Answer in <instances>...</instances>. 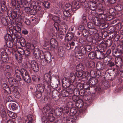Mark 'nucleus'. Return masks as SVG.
<instances>
[{"mask_svg": "<svg viewBox=\"0 0 123 123\" xmlns=\"http://www.w3.org/2000/svg\"><path fill=\"white\" fill-rule=\"evenodd\" d=\"M113 8H111L109 9V13L112 16H115L117 14V12Z\"/></svg>", "mask_w": 123, "mask_h": 123, "instance_id": "obj_34", "label": "nucleus"}, {"mask_svg": "<svg viewBox=\"0 0 123 123\" xmlns=\"http://www.w3.org/2000/svg\"><path fill=\"white\" fill-rule=\"evenodd\" d=\"M123 8L122 5L120 4H118L115 7L114 9L116 11H120Z\"/></svg>", "mask_w": 123, "mask_h": 123, "instance_id": "obj_28", "label": "nucleus"}, {"mask_svg": "<svg viewBox=\"0 0 123 123\" xmlns=\"http://www.w3.org/2000/svg\"><path fill=\"white\" fill-rule=\"evenodd\" d=\"M45 84H38L37 86V91L40 92H43L45 88Z\"/></svg>", "mask_w": 123, "mask_h": 123, "instance_id": "obj_16", "label": "nucleus"}, {"mask_svg": "<svg viewBox=\"0 0 123 123\" xmlns=\"http://www.w3.org/2000/svg\"><path fill=\"white\" fill-rule=\"evenodd\" d=\"M26 48L27 49L32 50H33L35 47L33 45L31 44L30 43H27L26 44Z\"/></svg>", "mask_w": 123, "mask_h": 123, "instance_id": "obj_35", "label": "nucleus"}, {"mask_svg": "<svg viewBox=\"0 0 123 123\" xmlns=\"http://www.w3.org/2000/svg\"><path fill=\"white\" fill-rule=\"evenodd\" d=\"M45 117H47L48 121H49L50 122H53L55 120V118L53 116V113L48 115H46Z\"/></svg>", "mask_w": 123, "mask_h": 123, "instance_id": "obj_21", "label": "nucleus"}, {"mask_svg": "<svg viewBox=\"0 0 123 123\" xmlns=\"http://www.w3.org/2000/svg\"><path fill=\"white\" fill-rule=\"evenodd\" d=\"M47 63V62L44 58L41 60V64L43 66H45Z\"/></svg>", "mask_w": 123, "mask_h": 123, "instance_id": "obj_52", "label": "nucleus"}, {"mask_svg": "<svg viewBox=\"0 0 123 123\" xmlns=\"http://www.w3.org/2000/svg\"><path fill=\"white\" fill-rule=\"evenodd\" d=\"M44 59L47 61L48 63H50L52 61L51 55L50 54L48 53L45 55Z\"/></svg>", "mask_w": 123, "mask_h": 123, "instance_id": "obj_33", "label": "nucleus"}, {"mask_svg": "<svg viewBox=\"0 0 123 123\" xmlns=\"http://www.w3.org/2000/svg\"><path fill=\"white\" fill-rule=\"evenodd\" d=\"M7 15L9 17H10L13 19H14L17 16V14L15 12L12 11L11 9H9L7 11Z\"/></svg>", "mask_w": 123, "mask_h": 123, "instance_id": "obj_9", "label": "nucleus"}, {"mask_svg": "<svg viewBox=\"0 0 123 123\" xmlns=\"http://www.w3.org/2000/svg\"><path fill=\"white\" fill-rule=\"evenodd\" d=\"M84 69V66L81 63L79 64L76 67V70L77 71H83Z\"/></svg>", "mask_w": 123, "mask_h": 123, "instance_id": "obj_32", "label": "nucleus"}, {"mask_svg": "<svg viewBox=\"0 0 123 123\" xmlns=\"http://www.w3.org/2000/svg\"><path fill=\"white\" fill-rule=\"evenodd\" d=\"M1 22L4 25H6L8 24V21L6 19L4 18H2L1 19Z\"/></svg>", "mask_w": 123, "mask_h": 123, "instance_id": "obj_46", "label": "nucleus"}, {"mask_svg": "<svg viewBox=\"0 0 123 123\" xmlns=\"http://www.w3.org/2000/svg\"><path fill=\"white\" fill-rule=\"evenodd\" d=\"M14 35H15L16 37L15 39L14 38L13 39V41L14 42L16 43L17 41V39L20 38L21 37V35L20 32L17 33L16 34H14Z\"/></svg>", "mask_w": 123, "mask_h": 123, "instance_id": "obj_38", "label": "nucleus"}, {"mask_svg": "<svg viewBox=\"0 0 123 123\" xmlns=\"http://www.w3.org/2000/svg\"><path fill=\"white\" fill-rule=\"evenodd\" d=\"M72 9V6L69 3L66 4L64 7V9L68 11H71Z\"/></svg>", "mask_w": 123, "mask_h": 123, "instance_id": "obj_29", "label": "nucleus"}, {"mask_svg": "<svg viewBox=\"0 0 123 123\" xmlns=\"http://www.w3.org/2000/svg\"><path fill=\"white\" fill-rule=\"evenodd\" d=\"M22 51L21 52V55H24L25 54V56L28 58H29L30 56V51L28 50H25L24 51L23 50H22Z\"/></svg>", "mask_w": 123, "mask_h": 123, "instance_id": "obj_26", "label": "nucleus"}, {"mask_svg": "<svg viewBox=\"0 0 123 123\" xmlns=\"http://www.w3.org/2000/svg\"><path fill=\"white\" fill-rule=\"evenodd\" d=\"M50 44L51 47L53 48H57L58 46L57 42L55 39L53 38L51 39L50 41Z\"/></svg>", "mask_w": 123, "mask_h": 123, "instance_id": "obj_15", "label": "nucleus"}, {"mask_svg": "<svg viewBox=\"0 0 123 123\" xmlns=\"http://www.w3.org/2000/svg\"><path fill=\"white\" fill-rule=\"evenodd\" d=\"M82 22L84 23H86L87 22V19L86 18V17L84 15L82 16Z\"/></svg>", "mask_w": 123, "mask_h": 123, "instance_id": "obj_60", "label": "nucleus"}, {"mask_svg": "<svg viewBox=\"0 0 123 123\" xmlns=\"http://www.w3.org/2000/svg\"><path fill=\"white\" fill-rule=\"evenodd\" d=\"M96 58L98 59H103L105 57V54L103 52L98 50L96 51Z\"/></svg>", "mask_w": 123, "mask_h": 123, "instance_id": "obj_10", "label": "nucleus"}, {"mask_svg": "<svg viewBox=\"0 0 123 123\" xmlns=\"http://www.w3.org/2000/svg\"><path fill=\"white\" fill-rule=\"evenodd\" d=\"M9 81L11 86H13L16 82V80L13 78H10L9 79Z\"/></svg>", "mask_w": 123, "mask_h": 123, "instance_id": "obj_49", "label": "nucleus"}, {"mask_svg": "<svg viewBox=\"0 0 123 123\" xmlns=\"http://www.w3.org/2000/svg\"><path fill=\"white\" fill-rule=\"evenodd\" d=\"M122 62V59L121 58H117L115 60V65L116 67L120 66Z\"/></svg>", "mask_w": 123, "mask_h": 123, "instance_id": "obj_19", "label": "nucleus"}, {"mask_svg": "<svg viewBox=\"0 0 123 123\" xmlns=\"http://www.w3.org/2000/svg\"><path fill=\"white\" fill-rule=\"evenodd\" d=\"M68 78L71 82H74L75 79V76L74 74L73 73H71Z\"/></svg>", "mask_w": 123, "mask_h": 123, "instance_id": "obj_39", "label": "nucleus"}, {"mask_svg": "<svg viewBox=\"0 0 123 123\" xmlns=\"http://www.w3.org/2000/svg\"><path fill=\"white\" fill-rule=\"evenodd\" d=\"M61 94L63 97H68L69 95V92L65 90H63L61 92Z\"/></svg>", "mask_w": 123, "mask_h": 123, "instance_id": "obj_37", "label": "nucleus"}, {"mask_svg": "<svg viewBox=\"0 0 123 123\" xmlns=\"http://www.w3.org/2000/svg\"><path fill=\"white\" fill-rule=\"evenodd\" d=\"M42 112L45 116L53 112L52 109L49 104H47L44 106Z\"/></svg>", "mask_w": 123, "mask_h": 123, "instance_id": "obj_5", "label": "nucleus"}, {"mask_svg": "<svg viewBox=\"0 0 123 123\" xmlns=\"http://www.w3.org/2000/svg\"><path fill=\"white\" fill-rule=\"evenodd\" d=\"M22 77L24 80L28 83H29L31 81V79L28 74Z\"/></svg>", "mask_w": 123, "mask_h": 123, "instance_id": "obj_22", "label": "nucleus"}, {"mask_svg": "<svg viewBox=\"0 0 123 123\" xmlns=\"http://www.w3.org/2000/svg\"><path fill=\"white\" fill-rule=\"evenodd\" d=\"M2 60L3 62H7L9 59L7 55H3L2 56Z\"/></svg>", "mask_w": 123, "mask_h": 123, "instance_id": "obj_47", "label": "nucleus"}, {"mask_svg": "<svg viewBox=\"0 0 123 123\" xmlns=\"http://www.w3.org/2000/svg\"><path fill=\"white\" fill-rule=\"evenodd\" d=\"M33 8L37 12L40 11L41 9V7L39 6H37L36 5H34Z\"/></svg>", "mask_w": 123, "mask_h": 123, "instance_id": "obj_48", "label": "nucleus"}, {"mask_svg": "<svg viewBox=\"0 0 123 123\" xmlns=\"http://www.w3.org/2000/svg\"><path fill=\"white\" fill-rule=\"evenodd\" d=\"M96 72L94 70H91L90 72V75L91 77L94 78L96 76L95 75Z\"/></svg>", "mask_w": 123, "mask_h": 123, "instance_id": "obj_56", "label": "nucleus"}, {"mask_svg": "<svg viewBox=\"0 0 123 123\" xmlns=\"http://www.w3.org/2000/svg\"><path fill=\"white\" fill-rule=\"evenodd\" d=\"M42 92L39 91H37L36 92L35 95L36 97L38 98H40L42 96Z\"/></svg>", "mask_w": 123, "mask_h": 123, "instance_id": "obj_54", "label": "nucleus"}, {"mask_svg": "<svg viewBox=\"0 0 123 123\" xmlns=\"http://www.w3.org/2000/svg\"><path fill=\"white\" fill-rule=\"evenodd\" d=\"M83 71H77L76 75L78 77H81L83 75Z\"/></svg>", "mask_w": 123, "mask_h": 123, "instance_id": "obj_58", "label": "nucleus"}, {"mask_svg": "<svg viewBox=\"0 0 123 123\" xmlns=\"http://www.w3.org/2000/svg\"><path fill=\"white\" fill-rule=\"evenodd\" d=\"M36 11L33 8L31 7L30 11H29V13L32 15H34L36 13Z\"/></svg>", "mask_w": 123, "mask_h": 123, "instance_id": "obj_57", "label": "nucleus"}, {"mask_svg": "<svg viewBox=\"0 0 123 123\" xmlns=\"http://www.w3.org/2000/svg\"><path fill=\"white\" fill-rule=\"evenodd\" d=\"M44 47H45L44 49L50 50L51 49V45L50 44L49 42H46L44 45Z\"/></svg>", "mask_w": 123, "mask_h": 123, "instance_id": "obj_43", "label": "nucleus"}, {"mask_svg": "<svg viewBox=\"0 0 123 123\" xmlns=\"http://www.w3.org/2000/svg\"><path fill=\"white\" fill-rule=\"evenodd\" d=\"M15 75L18 79L17 80L20 81L21 80V75L20 73V71L18 69H16L15 71Z\"/></svg>", "mask_w": 123, "mask_h": 123, "instance_id": "obj_23", "label": "nucleus"}, {"mask_svg": "<svg viewBox=\"0 0 123 123\" xmlns=\"http://www.w3.org/2000/svg\"><path fill=\"white\" fill-rule=\"evenodd\" d=\"M62 86L64 88H67L71 85L68 80L66 78H64L62 80Z\"/></svg>", "mask_w": 123, "mask_h": 123, "instance_id": "obj_8", "label": "nucleus"}, {"mask_svg": "<svg viewBox=\"0 0 123 123\" xmlns=\"http://www.w3.org/2000/svg\"><path fill=\"white\" fill-rule=\"evenodd\" d=\"M74 35L73 33L71 32L67 33L66 35L65 39L66 40H71L74 37Z\"/></svg>", "mask_w": 123, "mask_h": 123, "instance_id": "obj_18", "label": "nucleus"}, {"mask_svg": "<svg viewBox=\"0 0 123 123\" xmlns=\"http://www.w3.org/2000/svg\"><path fill=\"white\" fill-rule=\"evenodd\" d=\"M72 4L73 6V8H74L76 9L79 8L80 6V5L79 3L77 2L76 0H74L72 1Z\"/></svg>", "mask_w": 123, "mask_h": 123, "instance_id": "obj_20", "label": "nucleus"}, {"mask_svg": "<svg viewBox=\"0 0 123 123\" xmlns=\"http://www.w3.org/2000/svg\"><path fill=\"white\" fill-rule=\"evenodd\" d=\"M11 107L13 110H16L17 109L18 105L17 104H16L15 103H14L13 105H11Z\"/></svg>", "mask_w": 123, "mask_h": 123, "instance_id": "obj_62", "label": "nucleus"}, {"mask_svg": "<svg viewBox=\"0 0 123 123\" xmlns=\"http://www.w3.org/2000/svg\"><path fill=\"white\" fill-rule=\"evenodd\" d=\"M64 53V51L62 49H61L58 51V55L61 57H63Z\"/></svg>", "mask_w": 123, "mask_h": 123, "instance_id": "obj_55", "label": "nucleus"}, {"mask_svg": "<svg viewBox=\"0 0 123 123\" xmlns=\"http://www.w3.org/2000/svg\"><path fill=\"white\" fill-rule=\"evenodd\" d=\"M29 65L34 72H37L39 70V68L38 65L36 61L32 60L29 61Z\"/></svg>", "mask_w": 123, "mask_h": 123, "instance_id": "obj_2", "label": "nucleus"}, {"mask_svg": "<svg viewBox=\"0 0 123 123\" xmlns=\"http://www.w3.org/2000/svg\"><path fill=\"white\" fill-rule=\"evenodd\" d=\"M95 25L93 23L91 22H89L87 24V26L89 29L93 28V26Z\"/></svg>", "mask_w": 123, "mask_h": 123, "instance_id": "obj_50", "label": "nucleus"}, {"mask_svg": "<svg viewBox=\"0 0 123 123\" xmlns=\"http://www.w3.org/2000/svg\"><path fill=\"white\" fill-rule=\"evenodd\" d=\"M20 72L22 77L28 74L26 70L23 68L21 69Z\"/></svg>", "mask_w": 123, "mask_h": 123, "instance_id": "obj_42", "label": "nucleus"}, {"mask_svg": "<svg viewBox=\"0 0 123 123\" xmlns=\"http://www.w3.org/2000/svg\"><path fill=\"white\" fill-rule=\"evenodd\" d=\"M7 113L9 117L13 119H14L16 117V114L10 111H8Z\"/></svg>", "mask_w": 123, "mask_h": 123, "instance_id": "obj_41", "label": "nucleus"}, {"mask_svg": "<svg viewBox=\"0 0 123 123\" xmlns=\"http://www.w3.org/2000/svg\"><path fill=\"white\" fill-rule=\"evenodd\" d=\"M20 44L23 47L26 46V43L25 40L24 39H23L20 42Z\"/></svg>", "mask_w": 123, "mask_h": 123, "instance_id": "obj_61", "label": "nucleus"}, {"mask_svg": "<svg viewBox=\"0 0 123 123\" xmlns=\"http://www.w3.org/2000/svg\"><path fill=\"white\" fill-rule=\"evenodd\" d=\"M94 25L97 26L100 25L102 26H105V28L106 27L105 26L106 25L104 23V21L103 22L100 19L98 18V17H95L92 19Z\"/></svg>", "mask_w": 123, "mask_h": 123, "instance_id": "obj_4", "label": "nucleus"}, {"mask_svg": "<svg viewBox=\"0 0 123 123\" xmlns=\"http://www.w3.org/2000/svg\"><path fill=\"white\" fill-rule=\"evenodd\" d=\"M66 10H65L63 12V13L64 16L67 17H69L71 15V14Z\"/></svg>", "mask_w": 123, "mask_h": 123, "instance_id": "obj_51", "label": "nucleus"}, {"mask_svg": "<svg viewBox=\"0 0 123 123\" xmlns=\"http://www.w3.org/2000/svg\"><path fill=\"white\" fill-rule=\"evenodd\" d=\"M34 55L36 58H38L39 57L41 59V60L42 59H44L45 57V55L42 51H38L36 52L35 51L34 52Z\"/></svg>", "mask_w": 123, "mask_h": 123, "instance_id": "obj_7", "label": "nucleus"}, {"mask_svg": "<svg viewBox=\"0 0 123 123\" xmlns=\"http://www.w3.org/2000/svg\"><path fill=\"white\" fill-rule=\"evenodd\" d=\"M82 33L83 36L86 37H87L89 35V32L86 29H84L82 31Z\"/></svg>", "mask_w": 123, "mask_h": 123, "instance_id": "obj_45", "label": "nucleus"}, {"mask_svg": "<svg viewBox=\"0 0 123 123\" xmlns=\"http://www.w3.org/2000/svg\"><path fill=\"white\" fill-rule=\"evenodd\" d=\"M33 116L29 114L27 116V119L25 120V123H32L33 121Z\"/></svg>", "mask_w": 123, "mask_h": 123, "instance_id": "obj_24", "label": "nucleus"}, {"mask_svg": "<svg viewBox=\"0 0 123 123\" xmlns=\"http://www.w3.org/2000/svg\"><path fill=\"white\" fill-rule=\"evenodd\" d=\"M85 47L87 52L90 51L92 49L91 45H87Z\"/></svg>", "mask_w": 123, "mask_h": 123, "instance_id": "obj_53", "label": "nucleus"}, {"mask_svg": "<svg viewBox=\"0 0 123 123\" xmlns=\"http://www.w3.org/2000/svg\"><path fill=\"white\" fill-rule=\"evenodd\" d=\"M75 49L76 50L79 51L85 55H86L87 52L85 46L83 45L78 46Z\"/></svg>", "mask_w": 123, "mask_h": 123, "instance_id": "obj_13", "label": "nucleus"}, {"mask_svg": "<svg viewBox=\"0 0 123 123\" xmlns=\"http://www.w3.org/2000/svg\"><path fill=\"white\" fill-rule=\"evenodd\" d=\"M63 111V108L61 107H58L55 109L54 111L55 115L58 116H60L62 113Z\"/></svg>", "mask_w": 123, "mask_h": 123, "instance_id": "obj_12", "label": "nucleus"}, {"mask_svg": "<svg viewBox=\"0 0 123 123\" xmlns=\"http://www.w3.org/2000/svg\"><path fill=\"white\" fill-rule=\"evenodd\" d=\"M88 55L90 59H94L96 58V52L92 51L89 53Z\"/></svg>", "mask_w": 123, "mask_h": 123, "instance_id": "obj_30", "label": "nucleus"}, {"mask_svg": "<svg viewBox=\"0 0 123 123\" xmlns=\"http://www.w3.org/2000/svg\"><path fill=\"white\" fill-rule=\"evenodd\" d=\"M123 54V52L117 50V51L114 52L113 54L114 56L116 57L117 58H120Z\"/></svg>", "mask_w": 123, "mask_h": 123, "instance_id": "obj_31", "label": "nucleus"}, {"mask_svg": "<svg viewBox=\"0 0 123 123\" xmlns=\"http://www.w3.org/2000/svg\"><path fill=\"white\" fill-rule=\"evenodd\" d=\"M10 31H9V32H10V33L8 32V31H7V34L6 35L4 36V39L6 41H11V40H13L12 37V34L13 32L11 30L10 31Z\"/></svg>", "mask_w": 123, "mask_h": 123, "instance_id": "obj_11", "label": "nucleus"}, {"mask_svg": "<svg viewBox=\"0 0 123 123\" xmlns=\"http://www.w3.org/2000/svg\"><path fill=\"white\" fill-rule=\"evenodd\" d=\"M75 53L76 56L79 59H81L82 58L83 56L85 55L83 54L80 52L78 50H76V49L75 50Z\"/></svg>", "mask_w": 123, "mask_h": 123, "instance_id": "obj_25", "label": "nucleus"}, {"mask_svg": "<svg viewBox=\"0 0 123 123\" xmlns=\"http://www.w3.org/2000/svg\"><path fill=\"white\" fill-rule=\"evenodd\" d=\"M52 18L53 20L55 22V23L54 24V26L56 30L58 31L59 30L62 32H63L64 30L65 29V28H61V26H59V25L58 23H60L61 22L59 18L56 16H52Z\"/></svg>", "mask_w": 123, "mask_h": 123, "instance_id": "obj_1", "label": "nucleus"}, {"mask_svg": "<svg viewBox=\"0 0 123 123\" xmlns=\"http://www.w3.org/2000/svg\"><path fill=\"white\" fill-rule=\"evenodd\" d=\"M98 51L104 52L106 50V45L104 43L101 42L97 46Z\"/></svg>", "mask_w": 123, "mask_h": 123, "instance_id": "obj_6", "label": "nucleus"}, {"mask_svg": "<svg viewBox=\"0 0 123 123\" xmlns=\"http://www.w3.org/2000/svg\"><path fill=\"white\" fill-rule=\"evenodd\" d=\"M68 90L69 93L71 94H73L74 92L75 89L74 86L72 84H71L68 87Z\"/></svg>", "mask_w": 123, "mask_h": 123, "instance_id": "obj_27", "label": "nucleus"}, {"mask_svg": "<svg viewBox=\"0 0 123 123\" xmlns=\"http://www.w3.org/2000/svg\"><path fill=\"white\" fill-rule=\"evenodd\" d=\"M96 2L93 3L91 2L87 3L88 4V6L89 7L90 9L93 11H95L96 10V5H95Z\"/></svg>", "mask_w": 123, "mask_h": 123, "instance_id": "obj_17", "label": "nucleus"}, {"mask_svg": "<svg viewBox=\"0 0 123 123\" xmlns=\"http://www.w3.org/2000/svg\"><path fill=\"white\" fill-rule=\"evenodd\" d=\"M117 50L123 52V46L122 45H119L117 47Z\"/></svg>", "mask_w": 123, "mask_h": 123, "instance_id": "obj_63", "label": "nucleus"}, {"mask_svg": "<svg viewBox=\"0 0 123 123\" xmlns=\"http://www.w3.org/2000/svg\"><path fill=\"white\" fill-rule=\"evenodd\" d=\"M43 5L45 8H48L49 6V3L47 1H45L43 3Z\"/></svg>", "mask_w": 123, "mask_h": 123, "instance_id": "obj_59", "label": "nucleus"}, {"mask_svg": "<svg viewBox=\"0 0 123 123\" xmlns=\"http://www.w3.org/2000/svg\"><path fill=\"white\" fill-rule=\"evenodd\" d=\"M14 29L17 31V33L21 32V28L19 27L18 26H16Z\"/></svg>", "mask_w": 123, "mask_h": 123, "instance_id": "obj_64", "label": "nucleus"}, {"mask_svg": "<svg viewBox=\"0 0 123 123\" xmlns=\"http://www.w3.org/2000/svg\"><path fill=\"white\" fill-rule=\"evenodd\" d=\"M96 10L95 11L99 12V14H102L103 13V7L102 4L100 3L96 5Z\"/></svg>", "mask_w": 123, "mask_h": 123, "instance_id": "obj_14", "label": "nucleus"}, {"mask_svg": "<svg viewBox=\"0 0 123 123\" xmlns=\"http://www.w3.org/2000/svg\"><path fill=\"white\" fill-rule=\"evenodd\" d=\"M89 32V35H94L97 32V30L95 28L91 29Z\"/></svg>", "mask_w": 123, "mask_h": 123, "instance_id": "obj_40", "label": "nucleus"}, {"mask_svg": "<svg viewBox=\"0 0 123 123\" xmlns=\"http://www.w3.org/2000/svg\"><path fill=\"white\" fill-rule=\"evenodd\" d=\"M1 10L4 11H6L7 10V7L5 5V4L6 3L4 1H2L1 2Z\"/></svg>", "mask_w": 123, "mask_h": 123, "instance_id": "obj_36", "label": "nucleus"}, {"mask_svg": "<svg viewBox=\"0 0 123 123\" xmlns=\"http://www.w3.org/2000/svg\"><path fill=\"white\" fill-rule=\"evenodd\" d=\"M51 77L49 74L46 73L45 74L44 76L43 80L44 84L46 86L48 87L49 85V84L51 82Z\"/></svg>", "mask_w": 123, "mask_h": 123, "instance_id": "obj_3", "label": "nucleus"}, {"mask_svg": "<svg viewBox=\"0 0 123 123\" xmlns=\"http://www.w3.org/2000/svg\"><path fill=\"white\" fill-rule=\"evenodd\" d=\"M104 43L106 44V47H110L112 44V40L111 39H108L106 41L105 43Z\"/></svg>", "mask_w": 123, "mask_h": 123, "instance_id": "obj_44", "label": "nucleus"}]
</instances>
